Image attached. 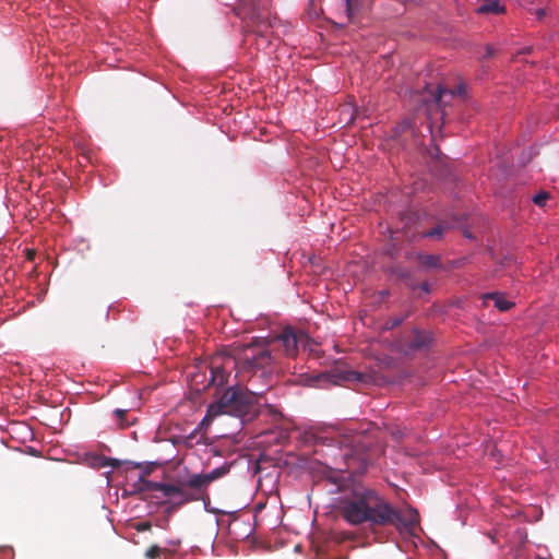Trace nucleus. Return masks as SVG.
<instances>
[{"instance_id": "1", "label": "nucleus", "mask_w": 559, "mask_h": 559, "mask_svg": "<svg viewBox=\"0 0 559 559\" xmlns=\"http://www.w3.org/2000/svg\"><path fill=\"white\" fill-rule=\"evenodd\" d=\"M338 511L352 525L368 523L411 533L419 523V514L415 509H396L376 490L362 486L355 487L350 495L341 500Z\"/></svg>"}, {"instance_id": "2", "label": "nucleus", "mask_w": 559, "mask_h": 559, "mask_svg": "<svg viewBox=\"0 0 559 559\" xmlns=\"http://www.w3.org/2000/svg\"><path fill=\"white\" fill-rule=\"evenodd\" d=\"M330 433L326 439L331 441V444L344 449L343 459L346 469L350 474L365 473L370 459L366 447L361 444V436L358 433H341L337 429L331 430Z\"/></svg>"}, {"instance_id": "3", "label": "nucleus", "mask_w": 559, "mask_h": 559, "mask_svg": "<svg viewBox=\"0 0 559 559\" xmlns=\"http://www.w3.org/2000/svg\"><path fill=\"white\" fill-rule=\"evenodd\" d=\"M270 343L264 338H257L249 344L236 346L234 364L238 371L250 372L270 366L273 361L272 352L269 348Z\"/></svg>"}, {"instance_id": "4", "label": "nucleus", "mask_w": 559, "mask_h": 559, "mask_svg": "<svg viewBox=\"0 0 559 559\" xmlns=\"http://www.w3.org/2000/svg\"><path fill=\"white\" fill-rule=\"evenodd\" d=\"M252 396L241 386L228 388L222 396L209 406L206 417H217L223 414L243 416L252 404Z\"/></svg>"}, {"instance_id": "5", "label": "nucleus", "mask_w": 559, "mask_h": 559, "mask_svg": "<svg viewBox=\"0 0 559 559\" xmlns=\"http://www.w3.org/2000/svg\"><path fill=\"white\" fill-rule=\"evenodd\" d=\"M307 335L304 332L294 330L293 328H286L271 343L277 344L284 348V352L288 356H295L298 350L299 344H305Z\"/></svg>"}, {"instance_id": "6", "label": "nucleus", "mask_w": 559, "mask_h": 559, "mask_svg": "<svg viewBox=\"0 0 559 559\" xmlns=\"http://www.w3.org/2000/svg\"><path fill=\"white\" fill-rule=\"evenodd\" d=\"M227 467L221 466L214 468L212 472L207 474H194L189 477V479L187 480V485L193 490L203 492L212 481L221 478L222 476L227 474Z\"/></svg>"}, {"instance_id": "7", "label": "nucleus", "mask_w": 559, "mask_h": 559, "mask_svg": "<svg viewBox=\"0 0 559 559\" xmlns=\"http://www.w3.org/2000/svg\"><path fill=\"white\" fill-rule=\"evenodd\" d=\"M483 300L485 305L488 300H492L495 307L500 311H508L514 306V302L507 300L504 294L499 292L485 294Z\"/></svg>"}, {"instance_id": "8", "label": "nucleus", "mask_w": 559, "mask_h": 559, "mask_svg": "<svg viewBox=\"0 0 559 559\" xmlns=\"http://www.w3.org/2000/svg\"><path fill=\"white\" fill-rule=\"evenodd\" d=\"M228 376L223 366L217 365L216 360L212 361L210 384L222 386L228 382Z\"/></svg>"}, {"instance_id": "9", "label": "nucleus", "mask_w": 559, "mask_h": 559, "mask_svg": "<svg viewBox=\"0 0 559 559\" xmlns=\"http://www.w3.org/2000/svg\"><path fill=\"white\" fill-rule=\"evenodd\" d=\"M179 486H180V493H176V496L173 497L174 499H177L176 503L178 506H182V504H185L187 502L195 501V500H199L201 498V495H202L201 491H198V490L189 491V490H187V488H190L187 485V481H183V483L179 484Z\"/></svg>"}, {"instance_id": "10", "label": "nucleus", "mask_w": 559, "mask_h": 559, "mask_svg": "<svg viewBox=\"0 0 559 559\" xmlns=\"http://www.w3.org/2000/svg\"><path fill=\"white\" fill-rule=\"evenodd\" d=\"M478 14H501L506 12V8L499 4V0H484V3L477 8Z\"/></svg>"}, {"instance_id": "11", "label": "nucleus", "mask_w": 559, "mask_h": 559, "mask_svg": "<svg viewBox=\"0 0 559 559\" xmlns=\"http://www.w3.org/2000/svg\"><path fill=\"white\" fill-rule=\"evenodd\" d=\"M429 342V335L419 330H414L412 333V337L408 341V347L411 349H420L425 347Z\"/></svg>"}, {"instance_id": "12", "label": "nucleus", "mask_w": 559, "mask_h": 559, "mask_svg": "<svg viewBox=\"0 0 559 559\" xmlns=\"http://www.w3.org/2000/svg\"><path fill=\"white\" fill-rule=\"evenodd\" d=\"M451 226L448 223H439L435 228L423 234V237L440 239Z\"/></svg>"}, {"instance_id": "13", "label": "nucleus", "mask_w": 559, "mask_h": 559, "mask_svg": "<svg viewBox=\"0 0 559 559\" xmlns=\"http://www.w3.org/2000/svg\"><path fill=\"white\" fill-rule=\"evenodd\" d=\"M418 260H419V263L427 267V269H431V267H440V257L439 255H436V254H419L418 255Z\"/></svg>"}, {"instance_id": "14", "label": "nucleus", "mask_w": 559, "mask_h": 559, "mask_svg": "<svg viewBox=\"0 0 559 559\" xmlns=\"http://www.w3.org/2000/svg\"><path fill=\"white\" fill-rule=\"evenodd\" d=\"M169 550L166 548H160L158 545H152L148 549H146L144 557L146 559H160L163 554H168Z\"/></svg>"}, {"instance_id": "15", "label": "nucleus", "mask_w": 559, "mask_h": 559, "mask_svg": "<svg viewBox=\"0 0 559 559\" xmlns=\"http://www.w3.org/2000/svg\"><path fill=\"white\" fill-rule=\"evenodd\" d=\"M160 492L163 497L173 498L176 493H180V486L177 484H163Z\"/></svg>"}, {"instance_id": "16", "label": "nucleus", "mask_w": 559, "mask_h": 559, "mask_svg": "<svg viewBox=\"0 0 559 559\" xmlns=\"http://www.w3.org/2000/svg\"><path fill=\"white\" fill-rule=\"evenodd\" d=\"M163 483L142 479V489L146 491H160Z\"/></svg>"}, {"instance_id": "17", "label": "nucleus", "mask_w": 559, "mask_h": 559, "mask_svg": "<svg viewBox=\"0 0 559 559\" xmlns=\"http://www.w3.org/2000/svg\"><path fill=\"white\" fill-rule=\"evenodd\" d=\"M549 198H550V194H549L548 192H546V191H540V192H538L537 194H535V195L533 197V202H534L536 205H538V206L543 207V206H545V204H546V202H547V200H548Z\"/></svg>"}, {"instance_id": "18", "label": "nucleus", "mask_w": 559, "mask_h": 559, "mask_svg": "<svg viewBox=\"0 0 559 559\" xmlns=\"http://www.w3.org/2000/svg\"><path fill=\"white\" fill-rule=\"evenodd\" d=\"M447 95H450V96H453L454 93L449 91V90H445L443 88L442 86H439L438 87V91L435 95V102L438 104V105H441L443 103V98L447 96Z\"/></svg>"}, {"instance_id": "19", "label": "nucleus", "mask_w": 559, "mask_h": 559, "mask_svg": "<svg viewBox=\"0 0 559 559\" xmlns=\"http://www.w3.org/2000/svg\"><path fill=\"white\" fill-rule=\"evenodd\" d=\"M343 379L346 381L361 382L364 381V374L357 371L349 370L344 373Z\"/></svg>"}, {"instance_id": "20", "label": "nucleus", "mask_w": 559, "mask_h": 559, "mask_svg": "<svg viewBox=\"0 0 559 559\" xmlns=\"http://www.w3.org/2000/svg\"><path fill=\"white\" fill-rule=\"evenodd\" d=\"M115 416L117 417V420L119 421V425L121 427H126L128 426L129 424L128 423H124V417H126V414H127V411L126 409H119L117 408L115 412H114Z\"/></svg>"}, {"instance_id": "21", "label": "nucleus", "mask_w": 559, "mask_h": 559, "mask_svg": "<svg viewBox=\"0 0 559 559\" xmlns=\"http://www.w3.org/2000/svg\"><path fill=\"white\" fill-rule=\"evenodd\" d=\"M151 527H152V524H151L150 522H147V521H146V522L138 523V524L135 525V530H136L138 532L150 531V530H151Z\"/></svg>"}, {"instance_id": "22", "label": "nucleus", "mask_w": 559, "mask_h": 559, "mask_svg": "<svg viewBox=\"0 0 559 559\" xmlns=\"http://www.w3.org/2000/svg\"><path fill=\"white\" fill-rule=\"evenodd\" d=\"M485 50L486 52L483 58H491L495 55V48L489 44L486 45Z\"/></svg>"}, {"instance_id": "23", "label": "nucleus", "mask_w": 559, "mask_h": 559, "mask_svg": "<svg viewBox=\"0 0 559 559\" xmlns=\"http://www.w3.org/2000/svg\"><path fill=\"white\" fill-rule=\"evenodd\" d=\"M198 435V429H195L192 433H190L188 437H186L185 439V444L187 447H192V439Z\"/></svg>"}, {"instance_id": "24", "label": "nucleus", "mask_w": 559, "mask_h": 559, "mask_svg": "<svg viewBox=\"0 0 559 559\" xmlns=\"http://www.w3.org/2000/svg\"><path fill=\"white\" fill-rule=\"evenodd\" d=\"M534 13H535V15H536L537 20H539V21H540V20H543V19H544V16L546 15V10H545V9H538V10H536Z\"/></svg>"}, {"instance_id": "25", "label": "nucleus", "mask_w": 559, "mask_h": 559, "mask_svg": "<svg viewBox=\"0 0 559 559\" xmlns=\"http://www.w3.org/2000/svg\"><path fill=\"white\" fill-rule=\"evenodd\" d=\"M258 32H263L266 28V24L258 19V25H257Z\"/></svg>"}, {"instance_id": "26", "label": "nucleus", "mask_w": 559, "mask_h": 559, "mask_svg": "<svg viewBox=\"0 0 559 559\" xmlns=\"http://www.w3.org/2000/svg\"><path fill=\"white\" fill-rule=\"evenodd\" d=\"M420 289L424 290L425 293H429V290H430L429 284L427 282L421 283L420 284Z\"/></svg>"}, {"instance_id": "27", "label": "nucleus", "mask_w": 559, "mask_h": 559, "mask_svg": "<svg viewBox=\"0 0 559 559\" xmlns=\"http://www.w3.org/2000/svg\"><path fill=\"white\" fill-rule=\"evenodd\" d=\"M35 258V251L34 250H27V259L29 261H33Z\"/></svg>"}, {"instance_id": "28", "label": "nucleus", "mask_w": 559, "mask_h": 559, "mask_svg": "<svg viewBox=\"0 0 559 559\" xmlns=\"http://www.w3.org/2000/svg\"><path fill=\"white\" fill-rule=\"evenodd\" d=\"M404 219H407V222L405 223V227L407 226L408 222L412 221V216L411 215H406L405 217H403V221Z\"/></svg>"}, {"instance_id": "29", "label": "nucleus", "mask_w": 559, "mask_h": 559, "mask_svg": "<svg viewBox=\"0 0 559 559\" xmlns=\"http://www.w3.org/2000/svg\"><path fill=\"white\" fill-rule=\"evenodd\" d=\"M402 319H395L394 322L392 323V325H399L402 323Z\"/></svg>"}, {"instance_id": "30", "label": "nucleus", "mask_w": 559, "mask_h": 559, "mask_svg": "<svg viewBox=\"0 0 559 559\" xmlns=\"http://www.w3.org/2000/svg\"><path fill=\"white\" fill-rule=\"evenodd\" d=\"M110 461H111V463H110L111 466H114V467L118 466V461L117 460L111 459Z\"/></svg>"}, {"instance_id": "31", "label": "nucleus", "mask_w": 559, "mask_h": 559, "mask_svg": "<svg viewBox=\"0 0 559 559\" xmlns=\"http://www.w3.org/2000/svg\"><path fill=\"white\" fill-rule=\"evenodd\" d=\"M531 50H532V48L527 47V48L523 49L521 52L522 53H528Z\"/></svg>"}, {"instance_id": "32", "label": "nucleus", "mask_w": 559, "mask_h": 559, "mask_svg": "<svg viewBox=\"0 0 559 559\" xmlns=\"http://www.w3.org/2000/svg\"><path fill=\"white\" fill-rule=\"evenodd\" d=\"M171 545H174V546H178V545H179V542L171 543Z\"/></svg>"}]
</instances>
